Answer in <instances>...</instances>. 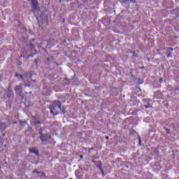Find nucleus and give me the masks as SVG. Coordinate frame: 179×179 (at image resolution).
Wrapping results in <instances>:
<instances>
[{
  "mask_svg": "<svg viewBox=\"0 0 179 179\" xmlns=\"http://www.w3.org/2000/svg\"><path fill=\"white\" fill-rule=\"evenodd\" d=\"M16 78H20L21 79H23L24 80V83L26 84V86H31L32 83H34L36 82V80H33V74L31 73L28 72L25 73L22 75L21 74H15Z\"/></svg>",
  "mask_w": 179,
  "mask_h": 179,
  "instance_id": "1",
  "label": "nucleus"
},
{
  "mask_svg": "<svg viewBox=\"0 0 179 179\" xmlns=\"http://www.w3.org/2000/svg\"><path fill=\"white\" fill-rule=\"evenodd\" d=\"M49 108L50 110V114H52V115H57L58 110H57V109L59 108L60 110H62L61 102L59 101H55L52 104L49 106Z\"/></svg>",
  "mask_w": 179,
  "mask_h": 179,
  "instance_id": "2",
  "label": "nucleus"
},
{
  "mask_svg": "<svg viewBox=\"0 0 179 179\" xmlns=\"http://www.w3.org/2000/svg\"><path fill=\"white\" fill-rule=\"evenodd\" d=\"M31 5L34 12H38L40 10V7H38V1H37V0H31Z\"/></svg>",
  "mask_w": 179,
  "mask_h": 179,
  "instance_id": "3",
  "label": "nucleus"
},
{
  "mask_svg": "<svg viewBox=\"0 0 179 179\" xmlns=\"http://www.w3.org/2000/svg\"><path fill=\"white\" fill-rule=\"evenodd\" d=\"M14 90L15 91V93L17 94H18L19 96H22V84L20 85H17L15 87Z\"/></svg>",
  "mask_w": 179,
  "mask_h": 179,
  "instance_id": "4",
  "label": "nucleus"
},
{
  "mask_svg": "<svg viewBox=\"0 0 179 179\" xmlns=\"http://www.w3.org/2000/svg\"><path fill=\"white\" fill-rule=\"evenodd\" d=\"M174 50L173 49V48H168L166 50V57L167 58H171V57H173L172 54H173V51Z\"/></svg>",
  "mask_w": 179,
  "mask_h": 179,
  "instance_id": "5",
  "label": "nucleus"
},
{
  "mask_svg": "<svg viewBox=\"0 0 179 179\" xmlns=\"http://www.w3.org/2000/svg\"><path fill=\"white\" fill-rule=\"evenodd\" d=\"M40 138L42 142H47L50 137L47 134H43L41 133Z\"/></svg>",
  "mask_w": 179,
  "mask_h": 179,
  "instance_id": "6",
  "label": "nucleus"
},
{
  "mask_svg": "<svg viewBox=\"0 0 179 179\" xmlns=\"http://www.w3.org/2000/svg\"><path fill=\"white\" fill-rule=\"evenodd\" d=\"M93 163L98 169H100V170L103 171V169H101V167L103 166V163H101V161H94Z\"/></svg>",
  "mask_w": 179,
  "mask_h": 179,
  "instance_id": "7",
  "label": "nucleus"
},
{
  "mask_svg": "<svg viewBox=\"0 0 179 179\" xmlns=\"http://www.w3.org/2000/svg\"><path fill=\"white\" fill-rule=\"evenodd\" d=\"M30 153H34L36 156H38L40 154L38 153V150L36 149V148H32L29 149Z\"/></svg>",
  "mask_w": 179,
  "mask_h": 179,
  "instance_id": "8",
  "label": "nucleus"
},
{
  "mask_svg": "<svg viewBox=\"0 0 179 179\" xmlns=\"http://www.w3.org/2000/svg\"><path fill=\"white\" fill-rule=\"evenodd\" d=\"M0 129L5 131V129H6V123H0Z\"/></svg>",
  "mask_w": 179,
  "mask_h": 179,
  "instance_id": "9",
  "label": "nucleus"
},
{
  "mask_svg": "<svg viewBox=\"0 0 179 179\" xmlns=\"http://www.w3.org/2000/svg\"><path fill=\"white\" fill-rule=\"evenodd\" d=\"M6 94L8 99H10L12 97V91L10 90H7Z\"/></svg>",
  "mask_w": 179,
  "mask_h": 179,
  "instance_id": "10",
  "label": "nucleus"
},
{
  "mask_svg": "<svg viewBox=\"0 0 179 179\" xmlns=\"http://www.w3.org/2000/svg\"><path fill=\"white\" fill-rule=\"evenodd\" d=\"M29 48L31 51H33V50H34V44H30L29 45Z\"/></svg>",
  "mask_w": 179,
  "mask_h": 179,
  "instance_id": "11",
  "label": "nucleus"
},
{
  "mask_svg": "<svg viewBox=\"0 0 179 179\" xmlns=\"http://www.w3.org/2000/svg\"><path fill=\"white\" fill-rule=\"evenodd\" d=\"M33 173H34V174H40L41 173V172L40 171H37V169H34V171H33Z\"/></svg>",
  "mask_w": 179,
  "mask_h": 179,
  "instance_id": "12",
  "label": "nucleus"
},
{
  "mask_svg": "<svg viewBox=\"0 0 179 179\" xmlns=\"http://www.w3.org/2000/svg\"><path fill=\"white\" fill-rule=\"evenodd\" d=\"M61 108H62V109H60V110H62L63 114H65V113H66V110L64 109V108L62 107V106H61Z\"/></svg>",
  "mask_w": 179,
  "mask_h": 179,
  "instance_id": "13",
  "label": "nucleus"
},
{
  "mask_svg": "<svg viewBox=\"0 0 179 179\" xmlns=\"http://www.w3.org/2000/svg\"><path fill=\"white\" fill-rule=\"evenodd\" d=\"M30 57H33L34 55H29L28 56V58H30Z\"/></svg>",
  "mask_w": 179,
  "mask_h": 179,
  "instance_id": "14",
  "label": "nucleus"
},
{
  "mask_svg": "<svg viewBox=\"0 0 179 179\" xmlns=\"http://www.w3.org/2000/svg\"><path fill=\"white\" fill-rule=\"evenodd\" d=\"M80 159H83V155H80Z\"/></svg>",
  "mask_w": 179,
  "mask_h": 179,
  "instance_id": "15",
  "label": "nucleus"
},
{
  "mask_svg": "<svg viewBox=\"0 0 179 179\" xmlns=\"http://www.w3.org/2000/svg\"><path fill=\"white\" fill-rule=\"evenodd\" d=\"M162 81H163L162 78L159 79V82H162Z\"/></svg>",
  "mask_w": 179,
  "mask_h": 179,
  "instance_id": "16",
  "label": "nucleus"
},
{
  "mask_svg": "<svg viewBox=\"0 0 179 179\" xmlns=\"http://www.w3.org/2000/svg\"><path fill=\"white\" fill-rule=\"evenodd\" d=\"M36 124H41V122H37Z\"/></svg>",
  "mask_w": 179,
  "mask_h": 179,
  "instance_id": "17",
  "label": "nucleus"
},
{
  "mask_svg": "<svg viewBox=\"0 0 179 179\" xmlns=\"http://www.w3.org/2000/svg\"><path fill=\"white\" fill-rule=\"evenodd\" d=\"M47 60H48V61H50V58H49V57H48V58H47Z\"/></svg>",
  "mask_w": 179,
  "mask_h": 179,
  "instance_id": "18",
  "label": "nucleus"
},
{
  "mask_svg": "<svg viewBox=\"0 0 179 179\" xmlns=\"http://www.w3.org/2000/svg\"><path fill=\"white\" fill-rule=\"evenodd\" d=\"M20 124H21V125H23V122H20Z\"/></svg>",
  "mask_w": 179,
  "mask_h": 179,
  "instance_id": "19",
  "label": "nucleus"
},
{
  "mask_svg": "<svg viewBox=\"0 0 179 179\" xmlns=\"http://www.w3.org/2000/svg\"><path fill=\"white\" fill-rule=\"evenodd\" d=\"M106 139H108V136H106Z\"/></svg>",
  "mask_w": 179,
  "mask_h": 179,
  "instance_id": "20",
  "label": "nucleus"
},
{
  "mask_svg": "<svg viewBox=\"0 0 179 179\" xmlns=\"http://www.w3.org/2000/svg\"><path fill=\"white\" fill-rule=\"evenodd\" d=\"M35 61H36V63L37 64V59H35Z\"/></svg>",
  "mask_w": 179,
  "mask_h": 179,
  "instance_id": "21",
  "label": "nucleus"
},
{
  "mask_svg": "<svg viewBox=\"0 0 179 179\" xmlns=\"http://www.w3.org/2000/svg\"><path fill=\"white\" fill-rule=\"evenodd\" d=\"M22 64V62H20V65H21Z\"/></svg>",
  "mask_w": 179,
  "mask_h": 179,
  "instance_id": "22",
  "label": "nucleus"
},
{
  "mask_svg": "<svg viewBox=\"0 0 179 179\" xmlns=\"http://www.w3.org/2000/svg\"><path fill=\"white\" fill-rule=\"evenodd\" d=\"M166 131H169V129H166Z\"/></svg>",
  "mask_w": 179,
  "mask_h": 179,
  "instance_id": "23",
  "label": "nucleus"
},
{
  "mask_svg": "<svg viewBox=\"0 0 179 179\" xmlns=\"http://www.w3.org/2000/svg\"><path fill=\"white\" fill-rule=\"evenodd\" d=\"M3 136H5V134H3Z\"/></svg>",
  "mask_w": 179,
  "mask_h": 179,
  "instance_id": "24",
  "label": "nucleus"
},
{
  "mask_svg": "<svg viewBox=\"0 0 179 179\" xmlns=\"http://www.w3.org/2000/svg\"><path fill=\"white\" fill-rule=\"evenodd\" d=\"M124 1H129V0H124Z\"/></svg>",
  "mask_w": 179,
  "mask_h": 179,
  "instance_id": "25",
  "label": "nucleus"
},
{
  "mask_svg": "<svg viewBox=\"0 0 179 179\" xmlns=\"http://www.w3.org/2000/svg\"><path fill=\"white\" fill-rule=\"evenodd\" d=\"M141 143V141H140V143Z\"/></svg>",
  "mask_w": 179,
  "mask_h": 179,
  "instance_id": "26",
  "label": "nucleus"
},
{
  "mask_svg": "<svg viewBox=\"0 0 179 179\" xmlns=\"http://www.w3.org/2000/svg\"><path fill=\"white\" fill-rule=\"evenodd\" d=\"M62 0H60V2H61Z\"/></svg>",
  "mask_w": 179,
  "mask_h": 179,
  "instance_id": "27",
  "label": "nucleus"
}]
</instances>
